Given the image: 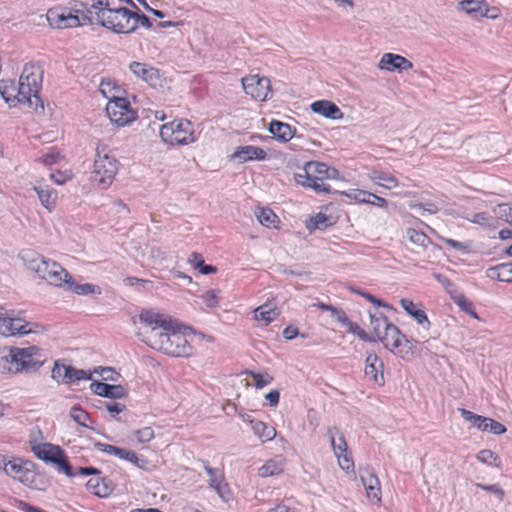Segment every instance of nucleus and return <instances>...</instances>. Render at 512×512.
Returning <instances> with one entry per match:
<instances>
[{
	"label": "nucleus",
	"mask_w": 512,
	"mask_h": 512,
	"mask_svg": "<svg viewBox=\"0 0 512 512\" xmlns=\"http://www.w3.org/2000/svg\"><path fill=\"white\" fill-rule=\"evenodd\" d=\"M139 320L144 326V331L139 335H144L142 341L151 348L174 357L192 355V346L180 331L179 325L170 316L153 310H143Z\"/></svg>",
	"instance_id": "1"
},
{
	"label": "nucleus",
	"mask_w": 512,
	"mask_h": 512,
	"mask_svg": "<svg viewBox=\"0 0 512 512\" xmlns=\"http://www.w3.org/2000/svg\"><path fill=\"white\" fill-rule=\"evenodd\" d=\"M19 258L29 270L35 272L50 285L61 287L70 278V274L59 263L45 258L36 251L22 250L19 253Z\"/></svg>",
	"instance_id": "2"
},
{
	"label": "nucleus",
	"mask_w": 512,
	"mask_h": 512,
	"mask_svg": "<svg viewBox=\"0 0 512 512\" xmlns=\"http://www.w3.org/2000/svg\"><path fill=\"white\" fill-rule=\"evenodd\" d=\"M43 80V70L36 63H27L23 67L18 82V92L27 105L36 112H43L44 105L39 97Z\"/></svg>",
	"instance_id": "3"
},
{
	"label": "nucleus",
	"mask_w": 512,
	"mask_h": 512,
	"mask_svg": "<svg viewBox=\"0 0 512 512\" xmlns=\"http://www.w3.org/2000/svg\"><path fill=\"white\" fill-rule=\"evenodd\" d=\"M339 172L322 162H307L304 167L294 175L297 184L312 188L317 193H329V184L324 183L325 179H337Z\"/></svg>",
	"instance_id": "4"
},
{
	"label": "nucleus",
	"mask_w": 512,
	"mask_h": 512,
	"mask_svg": "<svg viewBox=\"0 0 512 512\" xmlns=\"http://www.w3.org/2000/svg\"><path fill=\"white\" fill-rule=\"evenodd\" d=\"M118 161L107 153L105 146H97L91 172V181L100 189H107L118 172Z\"/></svg>",
	"instance_id": "5"
},
{
	"label": "nucleus",
	"mask_w": 512,
	"mask_h": 512,
	"mask_svg": "<svg viewBox=\"0 0 512 512\" xmlns=\"http://www.w3.org/2000/svg\"><path fill=\"white\" fill-rule=\"evenodd\" d=\"M96 21L103 27L115 33L129 34L135 31L133 11L121 6H113L102 12H94Z\"/></svg>",
	"instance_id": "6"
},
{
	"label": "nucleus",
	"mask_w": 512,
	"mask_h": 512,
	"mask_svg": "<svg viewBox=\"0 0 512 512\" xmlns=\"http://www.w3.org/2000/svg\"><path fill=\"white\" fill-rule=\"evenodd\" d=\"M160 137L170 145H188L196 141L193 124L186 119L163 124L160 128Z\"/></svg>",
	"instance_id": "7"
},
{
	"label": "nucleus",
	"mask_w": 512,
	"mask_h": 512,
	"mask_svg": "<svg viewBox=\"0 0 512 512\" xmlns=\"http://www.w3.org/2000/svg\"><path fill=\"white\" fill-rule=\"evenodd\" d=\"M32 324L15 315L13 310L0 307V334L5 337L33 333Z\"/></svg>",
	"instance_id": "8"
},
{
	"label": "nucleus",
	"mask_w": 512,
	"mask_h": 512,
	"mask_svg": "<svg viewBox=\"0 0 512 512\" xmlns=\"http://www.w3.org/2000/svg\"><path fill=\"white\" fill-rule=\"evenodd\" d=\"M105 110L110 121L119 127L131 123L137 117L128 100L119 96L109 100Z\"/></svg>",
	"instance_id": "9"
},
{
	"label": "nucleus",
	"mask_w": 512,
	"mask_h": 512,
	"mask_svg": "<svg viewBox=\"0 0 512 512\" xmlns=\"http://www.w3.org/2000/svg\"><path fill=\"white\" fill-rule=\"evenodd\" d=\"M46 16L49 25L57 29L84 26L87 20L85 16L73 14L71 9L59 7L49 9Z\"/></svg>",
	"instance_id": "10"
},
{
	"label": "nucleus",
	"mask_w": 512,
	"mask_h": 512,
	"mask_svg": "<svg viewBox=\"0 0 512 512\" xmlns=\"http://www.w3.org/2000/svg\"><path fill=\"white\" fill-rule=\"evenodd\" d=\"M241 81L245 93L255 100L265 101L271 93V82L267 77L249 75Z\"/></svg>",
	"instance_id": "11"
},
{
	"label": "nucleus",
	"mask_w": 512,
	"mask_h": 512,
	"mask_svg": "<svg viewBox=\"0 0 512 512\" xmlns=\"http://www.w3.org/2000/svg\"><path fill=\"white\" fill-rule=\"evenodd\" d=\"M21 372L35 371L40 368L45 359L42 357L41 349L37 346L26 348L14 347Z\"/></svg>",
	"instance_id": "12"
},
{
	"label": "nucleus",
	"mask_w": 512,
	"mask_h": 512,
	"mask_svg": "<svg viewBox=\"0 0 512 512\" xmlns=\"http://www.w3.org/2000/svg\"><path fill=\"white\" fill-rule=\"evenodd\" d=\"M32 463L19 457H10L5 474L23 484L32 481Z\"/></svg>",
	"instance_id": "13"
},
{
	"label": "nucleus",
	"mask_w": 512,
	"mask_h": 512,
	"mask_svg": "<svg viewBox=\"0 0 512 512\" xmlns=\"http://www.w3.org/2000/svg\"><path fill=\"white\" fill-rule=\"evenodd\" d=\"M129 69L137 78L145 81L152 87L161 86L162 84L160 71L147 63L133 61L130 63Z\"/></svg>",
	"instance_id": "14"
},
{
	"label": "nucleus",
	"mask_w": 512,
	"mask_h": 512,
	"mask_svg": "<svg viewBox=\"0 0 512 512\" xmlns=\"http://www.w3.org/2000/svg\"><path fill=\"white\" fill-rule=\"evenodd\" d=\"M360 480L366 490L367 497L376 504L381 503L380 481L369 467L360 468Z\"/></svg>",
	"instance_id": "15"
},
{
	"label": "nucleus",
	"mask_w": 512,
	"mask_h": 512,
	"mask_svg": "<svg viewBox=\"0 0 512 512\" xmlns=\"http://www.w3.org/2000/svg\"><path fill=\"white\" fill-rule=\"evenodd\" d=\"M204 469L209 476L210 487L215 490L223 501H228L230 499V490L225 482L224 474L219 469L210 467L207 463L204 464Z\"/></svg>",
	"instance_id": "16"
},
{
	"label": "nucleus",
	"mask_w": 512,
	"mask_h": 512,
	"mask_svg": "<svg viewBox=\"0 0 512 512\" xmlns=\"http://www.w3.org/2000/svg\"><path fill=\"white\" fill-rule=\"evenodd\" d=\"M29 444L34 455L45 462L53 463L57 456H61L62 449L50 443H38L33 436H30Z\"/></svg>",
	"instance_id": "17"
},
{
	"label": "nucleus",
	"mask_w": 512,
	"mask_h": 512,
	"mask_svg": "<svg viewBox=\"0 0 512 512\" xmlns=\"http://www.w3.org/2000/svg\"><path fill=\"white\" fill-rule=\"evenodd\" d=\"M365 377L381 386L384 384L383 362L375 353H368L365 360Z\"/></svg>",
	"instance_id": "18"
},
{
	"label": "nucleus",
	"mask_w": 512,
	"mask_h": 512,
	"mask_svg": "<svg viewBox=\"0 0 512 512\" xmlns=\"http://www.w3.org/2000/svg\"><path fill=\"white\" fill-rule=\"evenodd\" d=\"M230 157L231 159L236 160L239 163H245L247 161L253 160H265L267 157V153L264 149L260 147L246 145L237 147Z\"/></svg>",
	"instance_id": "19"
},
{
	"label": "nucleus",
	"mask_w": 512,
	"mask_h": 512,
	"mask_svg": "<svg viewBox=\"0 0 512 512\" xmlns=\"http://www.w3.org/2000/svg\"><path fill=\"white\" fill-rule=\"evenodd\" d=\"M378 67L381 70L403 71V70L411 69L413 67V63L401 55L393 54V53H385L382 56V58L378 64Z\"/></svg>",
	"instance_id": "20"
},
{
	"label": "nucleus",
	"mask_w": 512,
	"mask_h": 512,
	"mask_svg": "<svg viewBox=\"0 0 512 512\" xmlns=\"http://www.w3.org/2000/svg\"><path fill=\"white\" fill-rule=\"evenodd\" d=\"M90 389L96 395L111 399H121L127 394L126 389L122 385H111L99 381L92 382Z\"/></svg>",
	"instance_id": "21"
},
{
	"label": "nucleus",
	"mask_w": 512,
	"mask_h": 512,
	"mask_svg": "<svg viewBox=\"0 0 512 512\" xmlns=\"http://www.w3.org/2000/svg\"><path fill=\"white\" fill-rule=\"evenodd\" d=\"M0 95L10 107H15L17 103L27 104L26 100L21 98L18 85L13 80L0 81Z\"/></svg>",
	"instance_id": "22"
},
{
	"label": "nucleus",
	"mask_w": 512,
	"mask_h": 512,
	"mask_svg": "<svg viewBox=\"0 0 512 512\" xmlns=\"http://www.w3.org/2000/svg\"><path fill=\"white\" fill-rule=\"evenodd\" d=\"M311 110L332 120H338L343 117V113L340 108L329 100H318L310 105Z\"/></svg>",
	"instance_id": "23"
},
{
	"label": "nucleus",
	"mask_w": 512,
	"mask_h": 512,
	"mask_svg": "<svg viewBox=\"0 0 512 512\" xmlns=\"http://www.w3.org/2000/svg\"><path fill=\"white\" fill-rule=\"evenodd\" d=\"M0 372L1 373H21L20 364L17 360L14 347L3 348L0 350Z\"/></svg>",
	"instance_id": "24"
},
{
	"label": "nucleus",
	"mask_w": 512,
	"mask_h": 512,
	"mask_svg": "<svg viewBox=\"0 0 512 512\" xmlns=\"http://www.w3.org/2000/svg\"><path fill=\"white\" fill-rule=\"evenodd\" d=\"M344 194L350 199H353L359 203L372 204L381 208H386L388 205L386 199L364 190L352 189L348 192H345Z\"/></svg>",
	"instance_id": "25"
},
{
	"label": "nucleus",
	"mask_w": 512,
	"mask_h": 512,
	"mask_svg": "<svg viewBox=\"0 0 512 512\" xmlns=\"http://www.w3.org/2000/svg\"><path fill=\"white\" fill-rule=\"evenodd\" d=\"M286 460L282 455H277L267 460L259 469L258 475L262 478L280 475L285 468Z\"/></svg>",
	"instance_id": "26"
},
{
	"label": "nucleus",
	"mask_w": 512,
	"mask_h": 512,
	"mask_svg": "<svg viewBox=\"0 0 512 512\" xmlns=\"http://www.w3.org/2000/svg\"><path fill=\"white\" fill-rule=\"evenodd\" d=\"M403 339H405V336L401 334L397 326L391 323L378 340L381 341L387 349L394 351L402 345Z\"/></svg>",
	"instance_id": "27"
},
{
	"label": "nucleus",
	"mask_w": 512,
	"mask_h": 512,
	"mask_svg": "<svg viewBox=\"0 0 512 512\" xmlns=\"http://www.w3.org/2000/svg\"><path fill=\"white\" fill-rule=\"evenodd\" d=\"M269 132L274 138L282 142H288L295 134V129L292 128L288 123H284L278 120H272L268 128Z\"/></svg>",
	"instance_id": "28"
},
{
	"label": "nucleus",
	"mask_w": 512,
	"mask_h": 512,
	"mask_svg": "<svg viewBox=\"0 0 512 512\" xmlns=\"http://www.w3.org/2000/svg\"><path fill=\"white\" fill-rule=\"evenodd\" d=\"M486 276L500 282H512V262L501 263L486 270Z\"/></svg>",
	"instance_id": "29"
},
{
	"label": "nucleus",
	"mask_w": 512,
	"mask_h": 512,
	"mask_svg": "<svg viewBox=\"0 0 512 512\" xmlns=\"http://www.w3.org/2000/svg\"><path fill=\"white\" fill-rule=\"evenodd\" d=\"M401 307L412 316L420 325L425 328H428L430 322L424 310L418 307L412 300L403 298L400 300Z\"/></svg>",
	"instance_id": "30"
},
{
	"label": "nucleus",
	"mask_w": 512,
	"mask_h": 512,
	"mask_svg": "<svg viewBox=\"0 0 512 512\" xmlns=\"http://www.w3.org/2000/svg\"><path fill=\"white\" fill-rule=\"evenodd\" d=\"M368 314L370 318V325L372 331L376 339L378 340L381 337V335L385 333V330L391 323L388 321L387 316L378 310H369Z\"/></svg>",
	"instance_id": "31"
},
{
	"label": "nucleus",
	"mask_w": 512,
	"mask_h": 512,
	"mask_svg": "<svg viewBox=\"0 0 512 512\" xmlns=\"http://www.w3.org/2000/svg\"><path fill=\"white\" fill-rule=\"evenodd\" d=\"M249 424L254 434L262 441H271L276 436V430L272 426H268L266 423L260 420H249Z\"/></svg>",
	"instance_id": "32"
},
{
	"label": "nucleus",
	"mask_w": 512,
	"mask_h": 512,
	"mask_svg": "<svg viewBox=\"0 0 512 512\" xmlns=\"http://www.w3.org/2000/svg\"><path fill=\"white\" fill-rule=\"evenodd\" d=\"M369 178L377 185L386 189H392L398 186L397 178L389 172L381 170H373L369 174Z\"/></svg>",
	"instance_id": "33"
},
{
	"label": "nucleus",
	"mask_w": 512,
	"mask_h": 512,
	"mask_svg": "<svg viewBox=\"0 0 512 512\" xmlns=\"http://www.w3.org/2000/svg\"><path fill=\"white\" fill-rule=\"evenodd\" d=\"M34 190L38 195L41 204L49 211H51L56 203L57 192L48 186L38 185L34 186Z\"/></svg>",
	"instance_id": "34"
},
{
	"label": "nucleus",
	"mask_w": 512,
	"mask_h": 512,
	"mask_svg": "<svg viewBox=\"0 0 512 512\" xmlns=\"http://www.w3.org/2000/svg\"><path fill=\"white\" fill-rule=\"evenodd\" d=\"M117 457L122 460H126L136 467L149 470L150 462L143 456H138L135 452L124 448H119Z\"/></svg>",
	"instance_id": "35"
},
{
	"label": "nucleus",
	"mask_w": 512,
	"mask_h": 512,
	"mask_svg": "<svg viewBox=\"0 0 512 512\" xmlns=\"http://www.w3.org/2000/svg\"><path fill=\"white\" fill-rule=\"evenodd\" d=\"M328 436L335 455H342L347 452V443L342 433L336 428H329Z\"/></svg>",
	"instance_id": "36"
},
{
	"label": "nucleus",
	"mask_w": 512,
	"mask_h": 512,
	"mask_svg": "<svg viewBox=\"0 0 512 512\" xmlns=\"http://www.w3.org/2000/svg\"><path fill=\"white\" fill-rule=\"evenodd\" d=\"M67 290L78 294V295H88V294H100V288L97 285L85 283V284H77L73 281L72 277L66 281L65 283Z\"/></svg>",
	"instance_id": "37"
},
{
	"label": "nucleus",
	"mask_w": 512,
	"mask_h": 512,
	"mask_svg": "<svg viewBox=\"0 0 512 512\" xmlns=\"http://www.w3.org/2000/svg\"><path fill=\"white\" fill-rule=\"evenodd\" d=\"M86 486L89 491L99 497H106L112 492V488L107 481L99 477L91 478Z\"/></svg>",
	"instance_id": "38"
},
{
	"label": "nucleus",
	"mask_w": 512,
	"mask_h": 512,
	"mask_svg": "<svg viewBox=\"0 0 512 512\" xmlns=\"http://www.w3.org/2000/svg\"><path fill=\"white\" fill-rule=\"evenodd\" d=\"M278 315V310L275 307H271L268 303H265L254 310V318L256 320H262L266 324L274 321Z\"/></svg>",
	"instance_id": "39"
},
{
	"label": "nucleus",
	"mask_w": 512,
	"mask_h": 512,
	"mask_svg": "<svg viewBox=\"0 0 512 512\" xmlns=\"http://www.w3.org/2000/svg\"><path fill=\"white\" fill-rule=\"evenodd\" d=\"M481 422L479 425L480 431L490 432L494 435H501L506 432V427L492 418L483 416Z\"/></svg>",
	"instance_id": "40"
},
{
	"label": "nucleus",
	"mask_w": 512,
	"mask_h": 512,
	"mask_svg": "<svg viewBox=\"0 0 512 512\" xmlns=\"http://www.w3.org/2000/svg\"><path fill=\"white\" fill-rule=\"evenodd\" d=\"M254 214L263 226L272 227L276 223L277 216L269 208L256 207Z\"/></svg>",
	"instance_id": "41"
},
{
	"label": "nucleus",
	"mask_w": 512,
	"mask_h": 512,
	"mask_svg": "<svg viewBox=\"0 0 512 512\" xmlns=\"http://www.w3.org/2000/svg\"><path fill=\"white\" fill-rule=\"evenodd\" d=\"M70 417L79 425L92 429L90 423H92L90 415L81 407L73 406L70 409Z\"/></svg>",
	"instance_id": "42"
},
{
	"label": "nucleus",
	"mask_w": 512,
	"mask_h": 512,
	"mask_svg": "<svg viewBox=\"0 0 512 512\" xmlns=\"http://www.w3.org/2000/svg\"><path fill=\"white\" fill-rule=\"evenodd\" d=\"M120 88L117 86L114 80L112 79H102L99 84L100 93L108 100L114 99L117 97V92Z\"/></svg>",
	"instance_id": "43"
},
{
	"label": "nucleus",
	"mask_w": 512,
	"mask_h": 512,
	"mask_svg": "<svg viewBox=\"0 0 512 512\" xmlns=\"http://www.w3.org/2000/svg\"><path fill=\"white\" fill-rule=\"evenodd\" d=\"M68 369H65V375L66 377H68V382L69 384L71 383H74V382H77V381H81V380H90L91 379V373L90 372H87L85 370H82V369H76L72 366H68Z\"/></svg>",
	"instance_id": "44"
},
{
	"label": "nucleus",
	"mask_w": 512,
	"mask_h": 512,
	"mask_svg": "<svg viewBox=\"0 0 512 512\" xmlns=\"http://www.w3.org/2000/svg\"><path fill=\"white\" fill-rule=\"evenodd\" d=\"M332 224L333 222L331 220V217L323 213H318L315 216L311 217L308 228L324 230L327 227L331 226Z\"/></svg>",
	"instance_id": "45"
},
{
	"label": "nucleus",
	"mask_w": 512,
	"mask_h": 512,
	"mask_svg": "<svg viewBox=\"0 0 512 512\" xmlns=\"http://www.w3.org/2000/svg\"><path fill=\"white\" fill-rule=\"evenodd\" d=\"M409 207L418 212L421 216H425L426 214L433 215L439 211V207L431 201L425 203H411Z\"/></svg>",
	"instance_id": "46"
},
{
	"label": "nucleus",
	"mask_w": 512,
	"mask_h": 512,
	"mask_svg": "<svg viewBox=\"0 0 512 512\" xmlns=\"http://www.w3.org/2000/svg\"><path fill=\"white\" fill-rule=\"evenodd\" d=\"M406 235L408 239L415 245L426 247L427 244L430 243L429 237L422 231L409 228L406 231Z\"/></svg>",
	"instance_id": "47"
},
{
	"label": "nucleus",
	"mask_w": 512,
	"mask_h": 512,
	"mask_svg": "<svg viewBox=\"0 0 512 512\" xmlns=\"http://www.w3.org/2000/svg\"><path fill=\"white\" fill-rule=\"evenodd\" d=\"M69 9L72 10L73 14H76V16H85L87 20L85 21V25L92 23L93 21V11L91 7L89 8L85 3L83 2H75L72 7Z\"/></svg>",
	"instance_id": "48"
},
{
	"label": "nucleus",
	"mask_w": 512,
	"mask_h": 512,
	"mask_svg": "<svg viewBox=\"0 0 512 512\" xmlns=\"http://www.w3.org/2000/svg\"><path fill=\"white\" fill-rule=\"evenodd\" d=\"M459 6L465 10L468 14H474L482 12V8L486 7V3L483 0H462L459 2Z\"/></svg>",
	"instance_id": "49"
},
{
	"label": "nucleus",
	"mask_w": 512,
	"mask_h": 512,
	"mask_svg": "<svg viewBox=\"0 0 512 512\" xmlns=\"http://www.w3.org/2000/svg\"><path fill=\"white\" fill-rule=\"evenodd\" d=\"M477 460L489 466H499V457L491 450L483 449L478 452Z\"/></svg>",
	"instance_id": "50"
},
{
	"label": "nucleus",
	"mask_w": 512,
	"mask_h": 512,
	"mask_svg": "<svg viewBox=\"0 0 512 512\" xmlns=\"http://www.w3.org/2000/svg\"><path fill=\"white\" fill-rule=\"evenodd\" d=\"M65 369H68L67 365L60 364L59 362H55L54 367L51 372V377L58 383L69 384L68 377L64 376Z\"/></svg>",
	"instance_id": "51"
},
{
	"label": "nucleus",
	"mask_w": 512,
	"mask_h": 512,
	"mask_svg": "<svg viewBox=\"0 0 512 512\" xmlns=\"http://www.w3.org/2000/svg\"><path fill=\"white\" fill-rule=\"evenodd\" d=\"M495 214L512 227V205L500 204L494 209Z\"/></svg>",
	"instance_id": "52"
},
{
	"label": "nucleus",
	"mask_w": 512,
	"mask_h": 512,
	"mask_svg": "<svg viewBox=\"0 0 512 512\" xmlns=\"http://www.w3.org/2000/svg\"><path fill=\"white\" fill-rule=\"evenodd\" d=\"M53 464L56 465L57 470L61 473H64L68 477L74 476V473L72 472L71 465L67 461L66 457L64 456V452L62 451L61 456L56 457V461H53Z\"/></svg>",
	"instance_id": "53"
},
{
	"label": "nucleus",
	"mask_w": 512,
	"mask_h": 512,
	"mask_svg": "<svg viewBox=\"0 0 512 512\" xmlns=\"http://www.w3.org/2000/svg\"><path fill=\"white\" fill-rule=\"evenodd\" d=\"M134 435L139 443H148L154 438V430L147 426L134 432Z\"/></svg>",
	"instance_id": "54"
},
{
	"label": "nucleus",
	"mask_w": 512,
	"mask_h": 512,
	"mask_svg": "<svg viewBox=\"0 0 512 512\" xmlns=\"http://www.w3.org/2000/svg\"><path fill=\"white\" fill-rule=\"evenodd\" d=\"M458 411L460 412L461 416L464 420L471 423L473 426H475L479 430V425L482 423L483 416L477 415L469 410H466L464 408H459Z\"/></svg>",
	"instance_id": "55"
},
{
	"label": "nucleus",
	"mask_w": 512,
	"mask_h": 512,
	"mask_svg": "<svg viewBox=\"0 0 512 512\" xmlns=\"http://www.w3.org/2000/svg\"><path fill=\"white\" fill-rule=\"evenodd\" d=\"M254 380V385L257 389H262L263 387L270 384L273 380V378L270 375L263 376L260 373L249 371L247 372Z\"/></svg>",
	"instance_id": "56"
},
{
	"label": "nucleus",
	"mask_w": 512,
	"mask_h": 512,
	"mask_svg": "<svg viewBox=\"0 0 512 512\" xmlns=\"http://www.w3.org/2000/svg\"><path fill=\"white\" fill-rule=\"evenodd\" d=\"M355 293L361 295L362 297H364L367 301L371 302L372 304L378 306V307H383V308H386L388 310H393L392 306H390L388 303L376 298L375 296L371 295L370 293L368 292H365V291H362V290H356L354 289L353 290Z\"/></svg>",
	"instance_id": "57"
},
{
	"label": "nucleus",
	"mask_w": 512,
	"mask_h": 512,
	"mask_svg": "<svg viewBox=\"0 0 512 512\" xmlns=\"http://www.w3.org/2000/svg\"><path fill=\"white\" fill-rule=\"evenodd\" d=\"M457 305L467 314L477 318V314L473 308V304L464 295H460L456 299Z\"/></svg>",
	"instance_id": "58"
},
{
	"label": "nucleus",
	"mask_w": 512,
	"mask_h": 512,
	"mask_svg": "<svg viewBox=\"0 0 512 512\" xmlns=\"http://www.w3.org/2000/svg\"><path fill=\"white\" fill-rule=\"evenodd\" d=\"M476 487L494 494L499 501L504 499V491L498 484L486 485L482 483H476Z\"/></svg>",
	"instance_id": "59"
},
{
	"label": "nucleus",
	"mask_w": 512,
	"mask_h": 512,
	"mask_svg": "<svg viewBox=\"0 0 512 512\" xmlns=\"http://www.w3.org/2000/svg\"><path fill=\"white\" fill-rule=\"evenodd\" d=\"M347 329L349 332L356 334L361 340L363 341H375V338L369 336L363 329L359 327L358 324L354 322H350V324L347 326Z\"/></svg>",
	"instance_id": "60"
},
{
	"label": "nucleus",
	"mask_w": 512,
	"mask_h": 512,
	"mask_svg": "<svg viewBox=\"0 0 512 512\" xmlns=\"http://www.w3.org/2000/svg\"><path fill=\"white\" fill-rule=\"evenodd\" d=\"M201 299L209 308H215L218 306V297L215 290L206 291L201 295Z\"/></svg>",
	"instance_id": "61"
},
{
	"label": "nucleus",
	"mask_w": 512,
	"mask_h": 512,
	"mask_svg": "<svg viewBox=\"0 0 512 512\" xmlns=\"http://www.w3.org/2000/svg\"><path fill=\"white\" fill-rule=\"evenodd\" d=\"M132 21L135 22V30L139 26L146 27V28H150L151 27L150 19L146 15H144L142 13H139V12H133V19H132Z\"/></svg>",
	"instance_id": "62"
},
{
	"label": "nucleus",
	"mask_w": 512,
	"mask_h": 512,
	"mask_svg": "<svg viewBox=\"0 0 512 512\" xmlns=\"http://www.w3.org/2000/svg\"><path fill=\"white\" fill-rule=\"evenodd\" d=\"M94 446L98 451L109 454V455H114L116 457L118 454V450L120 448V447H117L114 445L101 443V442H96Z\"/></svg>",
	"instance_id": "63"
},
{
	"label": "nucleus",
	"mask_w": 512,
	"mask_h": 512,
	"mask_svg": "<svg viewBox=\"0 0 512 512\" xmlns=\"http://www.w3.org/2000/svg\"><path fill=\"white\" fill-rule=\"evenodd\" d=\"M491 220L492 218L485 212L475 213L471 218V222L482 226H490Z\"/></svg>",
	"instance_id": "64"
}]
</instances>
